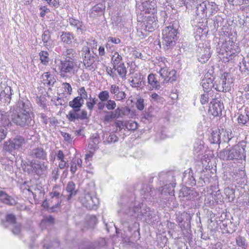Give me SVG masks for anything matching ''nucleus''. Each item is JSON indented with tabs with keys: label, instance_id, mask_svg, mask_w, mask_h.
<instances>
[{
	"label": "nucleus",
	"instance_id": "bb28decb",
	"mask_svg": "<svg viewBox=\"0 0 249 249\" xmlns=\"http://www.w3.org/2000/svg\"><path fill=\"white\" fill-rule=\"evenodd\" d=\"M220 137L221 143H228L234 138V134L230 129L222 130L220 132Z\"/></svg>",
	"mask_w": 249,
	"mask_h": 249
},
{
	"label": "nucleus",
	"instance_id": "dca6fc26",
	"mask_svg": "<svg viewBox=\"0 0 249 249\" xmlns=\"http://www.w3.org/2000/svg\"><path fill=\"white\" fill-rule=\"evenodd\" d=\"M224 108L223 103L216 99H213L211 102L209 107V112L214 116H218L222 114Z\"/></svg>",
	"mask_w": 249,
	"mask_h": 249
},
{
	"label": "nucleus",
	"instance_id": "de8ad7c7",
	"mask_svg": "<svg viewBox=\"0 0 249 249\" xmlns=\"http://www.w3.org/2000/svg\"><path fill=\"white\" fill-rule=\"evenodd\" d=\"M54 223V218L52 215H49L45 217L42 220L41 222V226L42 227H44L47 226H51L53 225Z\"/></svg>",
	"mask_w": 249,
	"mask_h": 249
},
{
	"label": "nucleus",
	"instance_id": "4c0bfd02",
	"mask_svg": "<svg viewBox=\"0 0 249 249\" xmlns=\"http://www.w3.org/2000/svg\"><path fill=\"white\" fill-rule=\"evenodd\" d=\"M113 69H114L117 71L119 76L122 79L125 78L127 73V70L124 63L120 64L114 68L113 67Z\"/></svg>",
	"mask_w": 249,
	"mask_h": 249
},
{
	"label": "nucleus",
	"instance_id": "4d7b16f0",
	"mask_svg": "<svg viewBox=\"0 0 249 249\" xmlns=\"http://www.w3.org/2000/svg\"><path fill=\"white\" fill-rule=\"evenodd\" d=\"M49 54L47 51H41L39 53L40 59L42 63L46 65L49 61Z\"/></svg>",
	"mask_w": 249,
	"mask_h": 249
},
{
	"label": "nucleus",
	"instance_id": "6e6d98bb",
	"mask_svg": "<svg viewBox=\"0 0 249 249\" xmlns=\"http://www.w3.org/2000/svg\"><path fill=\"white\" fill-rule=\"evenodd\" d=\"M99 143V138L97 136L93 137L92 140L89 144L88 147L91 149L95 150L98 148V144Z\"/></svg>",
	"mask_w": 249,
	"mask_h": 249
},
{
	"label": "nucleus",
	"instance_id": "5fc2aeb1",
	"mask_svg": "<svg viewBox=\"0 0 249 249\" xmlns=\"http://www.w3.org/2000/svg\"><path fill=\"white\" fill-rule=\"evenodd\" d=\"M98 99L94 98H92L91 96L88 98V100L86 102V106L87 108L90 110L92 111L95 105L97 103Z\"/></svg>",
	"mask_w": 249,
	"mask_h": 249
},
{
	"label": "nucleus",
	"instance_id": "5701e85b",
	"mask_svg": "<svg viewBox=\"0 0 249 249\" xmlns=\"http://www.w3.org/2000/svg\"><path fill=\"white\" fill-rule=\"evenodd\" d=\"M182 180L186 185L194 186L196 185V181L194 177L193 171L191 168L184 172Z\"/></svg>",
	"mask_w": 249,
	"mask_h": 249
},
{
	"label": "nucleus",
	"instance_id": "13d9d810",
	"mask_svg": "<svg viewBox=\"0 0 249 249\" xmlns=\"http://www.w3.org/2000/svg\"><path fill=\"white\" fill-rule=\"evenodd\" d=\"M212 93L209 92L204 91V93L201 94L200 97V102L202 105H205L208 103L210 96Z\"/></svg>",
	"mask_w": 249,
	"mask_h": 249
},
{
	"label": "nucleus",
	"instance_id": "7c9ffc66",
	"mask_svg": "<svg viewBox=\"0 0 249 249\" xmlns=\"http://www.w3.org/2000/svg\"><path fill=\"white\" fill-rule=\"evenodd\" d=\"M201 85L203 88L204 91L209 92L213 93L212 89H214L215 85L213 83V79L209 78L203 79L201 82Z\"/></svg>",
	"mask_w": 249,
	"mask_h": 249
},
{
	"label": "nucleus",
	"instance_id": "c756f323",
	"mask_svg": "<svg viewBox=\"0 0 249 249\" xmlns=\"http://www.w3.org/2000/svg\"><path fill=\"white\" fill-rule=\"evenodd\" d=\"M66 191L69 193L67 199L69 201L77 194V190L75 189V184L73 181H69L66 187Z\"/></svg>",
	"mask_w": 249,
	"mask_h": 249
},
{
	"label": "nucleus",
	"instance_id": "69168bd1",
	"mask_svg": "<svg viewBox=\"0 0 249 249\" xmlns=\"http://www.w3.org/2000/svg\"><path fill=\"white\" fill-rule=\"evenodd\" d=\"M44 249H60L59 242L57 240H55L52 242L50 245L44 244Z\"/></svg>",
	"mask_w": 249,
	"mask_h": 249
},
{
	"label": "nucleus",
	"instance_id": "2f4dec72",
	"mask_svg": "<svg viewBox=\"0 0 249 249\" xmlns=\"http://www.w3.org/2000/svg\"><path fill=\"white\" fill-rule=\"evenodd\" d=\"M41 37L44 46L49 50L52 47L53 43V40L51 37V32L48 30H45Z\"/></svg>",
	"mask_w": 249,
	"mask_h": 249
},
{
	"label": "nucleus",
	"instance_id": "aec40b11",
	"mask_svg": "<svg viewBox=\"0 0 249 249\" xmlns=\"http://www.w3.org/2000/svg\"><path fill=\"white\" fill-rule=\"evenodd\" d=\"M156 216L150 210L149 208L143 209L141 212L137 214V218L143 220L147 223H151L152 222V219Z\"/></svg>",
	"mask_w": 249,
	"mask_h": 249
},
{
	"label": "nucleus",
	"instance_id": "b1692460",
	"mask_svg": "<svg viewBox=\"0 0 249 249\" xmlns=\"http://www.w3.org/2000/svg\"><path fill=\"white\" fill-rule=\"evenodd\" d=\"M142 10L145 13L154 14L157 11L156 2L154 0H147L142 3Z\"/></svg>",
	"mask_w": 249,
	"mask_h": 249
},
{
	"label": "nucleus",
	"instance_id": "cd10ccee",
	"mask_svg": "<svg viewBox=\"0 0 249 249\" xmlns=\"http://www.w3.org/2000/svg\"><path fill=\"white\" fill-rule=\"evenodd\" d=\"M195 194H196V192L191 188L185 187L181 189L179 192V196L186 197L187 200H190L194 198L196 196Z\"/></svg>",
	"mask_w": 249,
	"mask_h": 249
},
{
	"label": "nucleus",
	"instance_id": "423d86ee",
	"mask_svg": "<svg viewBox=\"0 0 249 249\" xmlns=\"http://www.w3.org/2000/svg\"><path fill=\"white\" fill-rule=\"evenodd\" d=\"M81 56L83 59V64L86 69L90 71L94 70V63L96 55L90 52L89 48L85 47L83 48L81 51Z\"/></svg>",
	"mask_w": 249,
	"mask_h": 249
},
{
	"label": "nucleus",
	"instance_id": "774afa93",
	"mask_svg": "<svg viewBox=\"0 0 249 249\" xmlns=\"http://www.w3.org/2000/svg\"><path fill=\"white\" fill-rule=\"evenodd\" d=\"M16 217L13 214H8L6 216V221L12 225L16 223Z\"/></svg>",
	"mask_w": 249,
	"mask_h": 249
},
{
	"label": "nucleus",
	"instance_id": "79ce46f5",
	"mask_svg": "<svg viewBox=\"0 0 249 249\" xmlns=\"http://www.w3.org/2000/svg\"><path fill=\"white\" fill-rule=\"evenodd\" d=\"M142 75L140 73H136L133 79L130 81L131 85L135 88L140 87L142 85Z\"/></svg>",
	"mask_w": 249,
	"mask_h": 249
},
{
	"label": "nucleus",
	"instance_id": "f3484780",
	"mask_svg": "<svg viewBox=\"0 0 249 249\" xmlns=\"http://www.w3.org/2000/svg\"><path fill=\"white\" fill-rule=\"evenodd\" d=\"M106 10L105 2L99 3L92 7L89 11L90 18H95L96 17L104 15Z\"/></svg>",
	"mask_w": 249,
	"mask_h": 249
},
{
	"label": "nucleus",
	"instance_id": "f704fd0d",
	"mask_svg": "<svg viewBox=\"0 0 249 249\" xmlns=\"http://www.w3.org/2000/svg\"><path fill=\"white\" fill-rule=\"evenodd\" d=\"M224 230L228 233H232L236 230L235 224L228 220L225 221L223 224Z\"/></svg>",
	"mask_w": 249,
	"mask_h": 249
},
{
	"label": "nucleus",
	"instance_id": "864d4df0",
	"mask_svg": "<svg viewBox=\"0 0 249 249\" xmlns=\"http://www.w3.org/2000/svg\"><path fill=\"white\" fill-rule=\"evenodd\" d=\"M236 242L238 247H242L246 249L248 246L247 242H246V238L241 236H239L236 238Z\"/></svg>",
	"mask_w": 249,
	"mask_h": 249
},
{
	"label": "nucleus",
	"instance_id": "c9c22d12",
	"mask_svg": "<svg viewBox=\"0 0 249 249\" xmlns=\"http://www.w3.org/2000/svg\"><path fill=\"white\" fill-rule=\"evenodd\" d=\"M160 195H161V192H160V190H156L151 188H147L146 191L145 192L144 198L145 199H150L151 197L155 198L157 197V195L159 196Z\"/></svg>",
	"mask_w": 249,
	"mask_h": 249
},
{
	"label": "nucleus",
	"instance_id": "20e7f679",
	"mask_svg": "<svg viewBox=\"0 0 249 249\" xmlns=\"http://www.w3.org/2000/svg\"><path fill=\"white\" fill-rule=\"evenodd\" d=\"M177 30L172 26L165 28L162 31V44L165 50L173 47L176 44L178 36Z\"/></svg>",
	"mask_w": 249,
	"mask_h": 249
},
{
	"label": "nucleus",
	"instance_id": "c03bdc74",
	"mask_svg": "<svg viewBox=\"0 0 249 249\" xmlns=\"http://www.w3.org/2000/svg\"><path fill=\"white\" fill-rule=\"evenodd\" d=\"M87 226L89 228H94L97 223L96 217L94 215H89L86 216Z\"/></svg>",
	"mask_w": 249,
	"mask_h": 249
},
{
	"label": "nucleus",
	"instance_id": "f03ea898",
	"mask_svg": "<svg viewBox=\"0 0 249 249\" xmlns=\"http://www.w3.org/2000/svg\"><path fill=\"white\" fill-rule=\"evenodd\" d=\"M172 172H161L159 173L157 178L161 186V195L168 194L170 196L174 195V187L176 186V179Z\"/></svg>",
	"mask_w": 249,
	"mask_h": 249
},
{
	"label": "nucleus",
	"instance_id": "c85d7f7f",
	"mask_svg": "<svg viewBox=\"0 0 249 249\" xmlns=\"http://www.w3.org/2000/svg\"><path fill=\"white\" fill-rule=\"evenodd\" d=\"M69 23L70 25L76 29V31L78 34H82L85 30V27L82 22L73 18L69 19Z\"/></svg>",
	"mask_w": 249,
	"mask_h": 249
},
{
	"label": "nucleus",
	"instance_id": "8fccbe9b",
	"mask_svg": "<svg viewBox=\"0 0 249 249\" xmlns=\"http://www.w3.org/2000/svg\"><path fill=\"white\" fill-rule=\"evenodd\" d=\"M221 137H220V132L218 133L216 132H213L211 134V136L210 138V141L211 143H218L219 144H220L221 142Z\"/></svg>",
	"mask_w": 249,
	"mask_h": 249
},
{
	"label": "nucleus",
	"instance_id": "37998d69",
	"mask_svg": "<svg viewBox=\"0 0 249 249\" xmlns=\"http://www.w3.org/2000/svg\"><path fill=\"white\" fill-rule=\"evenodd\" d=\"M60 37L64 43L68 44H71L74 38L73 35L70 32H63Z\"/></svg>",
	"mask_w": 249,
	"mask_h": 249
},
{
	"label": "nucleus",
	"instance_id": "3c124183",
	"mask_svg": "<svg viewBox=\"0 0 249 249\" xmlns=\"http://www.w3.org/2000/svg\"><path fill=\"white\" fill-rule=\"evenodd\" d=\"M118 140V137L114 133H111L109 136L106 137V139L104 141L103 143L105 144H110L112 142L114 143L117 142Z\"/></svg>",
	"mask_w": 249,
	"mask_h": 249
},
{
	"label": "nucleus",
	"instance_id": "bf43d9fd",
	"mask_svg": "<svg viewBox=\"0 0 249 249\" xmlns=\"http://www.w3.org/2000/svg\"><path fill=\"white\" fill-rule=\"evenodd\" d=\"M125 128L131 131L135 130L138 127V124L136 122L132 121L125 122Z\"/></svg>",
	"mask_w": 249,
	"mask_h": 249
},
{
	"label": "nucleus",
	"instance_id": "6e6552de",
	"mask_svg": "<svg viewBox=\"0 0 249 249\" xmlns=\"http://www.w3.org/2000/svg\"><path fill=\"white\" fill-rule=\"evenodd\" d=\"M31 171L38 177L44 175L48 170V164L44 161L32 160L29 164Z\"/></svg>",
	"mask_w": 249,
	"mask_h": 249
},
{
	"label": "nucleus",
	"instance_id": "39448f33",
	"mask_svg": "<svg viewBox=\"0 0 249 249\" xmlns=\"http://www.w3.org/2000/svg\"><path fill=\"white\" fill-rule=\"evenodd\" d=\"M233 79L231 73L224 72L217 83L215 81L214 89L218 91L226 92L230 90Z\"/></svg>",
	"mask_w": 249,
	"mask_h": 249
},
{
	"label": "nucleus",
	"instance_id": "473e14b6",
	"mask_svg": "<svg viewBox=\"0 0 249 249\" xmlns=\"http://www.w3.org/2000/svg\"><path fill=\"white\" fill-rule=\"evenodd\" d=\"M84 101L80 99L77 97H74L72 101L69 103V106L72 108V109H81L84 104Z\"/></svg>",
	"mask_w": 249,
	"mask_h": 249
},
{
	"label": "nucleus",
	"instance_id": "72a5a7b5",
	"mask_svg": "<svg viewBox=\"0 0 249 249\" xmlns=\"http://www.w3.org/2000/svg\"><path fill=\"white\" fill-rule=\"evenodd\" d=\"M14 144V147L16 150H18L22 146L25 144V139L21 136L17 135L14 139L11 140Z\"/></svg>",
	"mask_w": 249,
	"mask_h": 249
},
{
	"label": "nucleus",
	"instance_id": "338daca9",
	"mask_svg": "<svg viewBox=\"0 0 249 249\" xmlns=\"http://www.w3.org/2000/svg\"><path fill=\"white\" fill-rule=\"evenodd\" d=\"M116 107V103L115 101L108 100L106 103V107L109 110H113Z\"/></svg>",
	"mask_w": 249,
	"mask_h": 249
},
{
	"label": "nucleus",
	"instance_id": "4be33fe9",
	"mask_svg": "<svg viewBox=\"0 0 249 249\" xmlns=\"http://www.w3.org/2000/svg\"><path fill=\"white\" fill-rule=\"evenodd\" d=\"M162 78H157V76L153 73H150L148 75L147 80L149 85L150 86V88L152 89H160L161 88V84H163Z\"/></svg>",
	"mask_w": 249,
	"mask_h": 249
},
{
	"label": "nucleus",
	"instance_id": "2eb2a0df",
	"mask_svg": "<svg viewBox=\"0 0 249 249\" xmlns=\"http://www.w3.org/2000/svg\"><path fill=\"white\" fill-rule=\"evenodd\" d=\"M75 63L72 60L64 59L60 61L59 70L60 75L62 77L65 76V74L71 72L74 69Z\"/></svg>",
	"mask_w": 249,
	"mask_h": 249
},
{
	"label": "nucleus",
	"instance_id": "a211bd4d",
	"mask_svg": "<svg viewBox=\"0 0 249 249\" xmlns=\"http://www.w3.org/2000/svg\"><path fill=\"white\" fill-rule=\"evenodd\" d=\"M176 73L175 70H172L168 72L165 69H161L160 71V73L162 79L163 84L169 82L173 83L175 81L176 79Z\"/></svg>",
	"mask_w": 249,
	"mask_h": 249
},
{
	"label": "nucleus",
	"instance_id": "9d476101",
	"mask_svg": "<svg viewBox=\"0 0 249 249\" xmlns=\"http://www.w3.org/2000/svg\"><path fill=\"white\" fill-rule=\"evenodd\" d=\"M82 204L89 210L96 209L99 204V199L91 194L85 193L80 198Z\"/></svg>",
	"mask_w": 249,
	"mask_h": 249
},
{
	"label": "nucleus",
	"instance_id": "052dcab7",
	"mask_svg": "<svg viewBox=\"0 0 249 249\" xmlns=\"http://www.w3.org/2000/svg\"><path fill=\"white\" fill-rule=\"evenodd\" d=\"M213 21L214 28L217 29L222 25L224 19L219 16H216L213 18Z\"/></svg>",
	"mask_w": 249,
	"mask_h": 249
},
{
	"label": "nucleus",
	"instance_id": "6ab92c4d",
	"mask_svg": "<svg viewBox=\"0 0 249 249\" xmlns=\"http://www.w3.org/2000/svg\"><path fill=\"white\" fill-rule=\"evenodd\" d=\"M29 155L34 159L40 160H46L47 153L43 148L37 147L31 150L29 152Z\"/></svg>",
	"mask_w": 249,
	"mask_h": 249
},
{
	"label": "nucleus",
	"instance_id": "a878e982",
	"mask_svg": "<svg viewBox=\"0 0 249 249\" xmlns=\"http://www.w3.org/2000/svg\"><path fill=\"white\" fill-rule=\"evenodd\" d=\"M0 201L10 206H14L17 204V201L14 198L3 191H0Z\"/></svg>",
	"mask_w": 249,
	"mask_h": 249
},
{
	"label": "nucleus",
	"instance_id": "a18cd8bd",
	"mask_svg": "<svg viewBox=\"0 0 249 249\" xmlns=\"http://www.w3.org/2000/svg\"><path fill=\"white\" fill-rule=\"evenodd\" d=\"M111 62H112L113 67H116L120 64L123 63L122 62V57L117 52H115L111 57Z\"/></svg>",
	"mask_w": 249,
	"mask_h": 249
},
{
	"label": "nucleus",
	"instance_id": "9b49d317",
	"mask_svg": "<svg viewBox=\"0 0 249 249\" xmlns=\"http://www.w3.org/2000/svg\"><path fill=\"white\" fill-rule=\"evenodd\" d=\"M13 94L11 87L6 82H0V101L4 105H8L11 100Z\"/></svg>",
	"mask_w": 249,
	"mask_h": 249
},
{
	"label": "nucleus",
	"instance_id": "f8f14e48",
	"mask_svg": "<svg viewBox=\"0 0 249 249\" xmlns=\"http://www.w3.org/2000/svg\"><path fill=\"white\" fill-rule=\"evenodd\" d=\"M66 117L70 122H75L76 120L87 119L88 114L85 109H72L66 115Z\"/></svg>",
	"mask_w": 249,
	"mask_h": 249
},
{
	"label": "nucleus",
	"instance_id": "09e8293b",
	"mask_svg": "<svg viewBox=\"0 0 249 249\" xmlns=\"http://www.w3.org/2000/svg\"><path fill=\"white\" fill-rule=\"evenodd\" d=\"M61 201H58L57 203L55 205H53L51 207L49 208V205L47 199H45L42 204V206L47 209L49 212L51 213L55 212V209L59 207Z\"/></svg>",
	"mask_w": 249,
	"mask_h": 249
},
{
	"label": "nucleus",
	"instance_id": "e433bc0d",
	"mask_svg": "<svg viewBox=\"0 0 249 249\" xmlns=\"http://www.w3.org/2000/svg\"><path fill=\"white\" fill-rule=\"evenodd\" d=\"M64 58L74 61L76 55L75 51L72 49H67L63 53Z\"/></svg>",
	"mask_w": 249,
	"mask_h": 249
},
{
	"label": "nucleus",
	"instance_id": "412c9836",
	"mask_svg": "<svg viewBox=\"0 0 249 249\" xmlns=\"http://www.w3.org/2000/svg\"><path fill=\"white\" fill-rule=\"evenodd\" d=\"M109 91L111 94L113 95V99L116 101H121L125 98V93L120 90L119 87L116 85H111Z\"/></svg>",
	"mask_w": 249,
	"mask_h": 249
},
{
	"label": "nucleus",
	"instance_id": "393cba45",
	"mask_svg": "<svg viewBox=\"0 0 249 249\" xmlns=\"http://www.w3.org/2000/svg\"><path fill=\"white\" fill-rule=\"evenodd\" d=\"M200 8L202 9L201 10L203 13H206V14H207V11H209L211 15L215 14L218 9L217 5L213 2H211V3L208 2V5L206 4L205 2H203L200 5Z\"/></svg>",
	"mask_w": 249,
	"mask_h": 249
},
{
	"label": "nucleus",
	"instance_id": "ddd939ff",
	"mask_svg": "<svg viewBox=\"0 0 249 249\" xmlns=\"http://www.w3.org/2000/svg\"><path fill=\"white\" fill-rule=\"evenodd\" d=\"M158 22L154 16H148L142 23V29L145 32H151L158 27Z\"/></svg>",
	"mask_w": 249,
	"mask_h": 249
},
{
	"label": "nucleus",
	"instance_id": "7ed1b4c3",
	"mask_svg": "<svg viewBox=\"0 0 249 249\" xmlns=\"http://www.w3.org/2000/svg\"><path fill=\"white\" fill-rule=\"evenodd\" d=\"M245 144L240 142L231 148H225L218 154L219 158L224 160H240L246 157Z\"/></svg>",
	"mask_w": 249,
	"mask_h": 249
},
{
	"label": "nucleus",
	"instance_id": "49530a36",
	"mask_svg": "<svg viewBox=\"0 0 249 249\" xmlns=\"http://www.w3.org/2000/svg\"><path fill=\"white\" fill-rule=\"evenodd\" d=\"M140 233L139 231L137 230L135 231L133 235L130 237H126L124 239V242L125 243H127L130 245L134 244L135 242L137 241L138 239H139Z\"/></svg>",
	"mask_w": 249,
	"mask_h": 249
},
{
	"label": "nucleus",
	"instance_id": "680f3d73",
	"mask_svg": "<svg viewBox=\"0 0 249 249\" xmlns=\"http://www.w3.org/2000/svg\"><path fill=\"white\" fill-rule=\"evenodd\" d=\"M104 112L106 113V115L104 117V122L108 123L111 122L113 119L116 118L113 111Z\"/></svg>",
	"mask_w": 249,
	"mask_h": 249
},
{
	"label": "nucleus",
	"instance_id": "a19ab883",
	"mask_svg": "<svg viewBox=\"0 0 249 249\" xmlns=\"http://www.w3.org/2000/svg\"><path fill=\"white\" fill-rule=\"evenodd\" d=\"M249 121V111L245 110L244 114H240L237 118V121L239 125H246Z\"/></svg>",
	"mask_w": 249,
	"mask_h": 249
},
{
	"label": "nucleus",
	"instance_id": "f257e3e1",
	"mask_svg": "<svg viewBox=\"0 0 249 249\" xmlns=\"http://www.w3.org/2000/svg\"><path fill=\"white\" fill-rule=\"evenodd\" d=\"M8 115L10 121L16 125L27 128L33 126L35 124L33 112H5Z\"/></svg>",
	"mask_w": 249,
	"mask_h": 249
},
{
	"label": "nucleus",
	"instance_id": "1a4fd4ad",
	"mask_svg": "<svg viewBox=\"0 0 249 249\" xmlns=\"http://www.w3.org/2000/svg\"><path fill=\"white\" fill-rule=\"evenodd\" d=\"M82 204L89 210L96 209L99 204V199L91 194L85 193L80 198Z\"/></svg>",
	"mask_w": 249,
	"mask_h": 249
},
{
	"label": "nucleus",
	"instance_id": "0e129e2a",
	"mask_svg": "<svg viewBox=\"0 0 249 249\" xmlns=\"http://www.w3.org/2000/svg\"><path fill=\"white\" fill-rule=\"evenodd\" d=\"M79 96H77L81 100L87 99L88 98V93L84 87L79 88L77 90Z\"/></svg>",
	"mask_w": 249,
	"mask_h": 249
},
{
	"label": "nucleus",
	"instance_id": "0eeeda50",
	"mask_svg": "<svg viewBox=\"0 0 249 249\" xmlns=\"http://www.w3.org/2000/svg\"><path fill=\"white\" fill-rule=\"evenodd\" d=\"M0 142L4 140L8 133L7 127L12 125V123L8 118V115L4 111L0 110Z\"/></svg>",
	"mask_w": 249,
	"mask_h": 249
},
{
	"label": "nucleus",
	"instance_id": "603ef678",
	"mask_svg": "<svg viewBox=\"0 0 249 249\" xmlns=\"http://www.w3.org/2000/svg\"><path fill=\"white\" fill-rule=\"evenodd\" d=\"M177 221L178 224L182 225L181 224L185 220V219L186 220V221H184L185 222H187V221H189V222L191 220V216L190 214L187 213H183L179 215L177 217Z\"/></svg>",
	"mask_w": 249,
	"mask_h": 249
},
{
	"label": "nucleus",
	"instance_id": "ea45409f",
	"mask_svg": "<svg viewBox=\"0 0 249 249\" xmlns=\"http://www.w3.org/2000/svg\"><path fill=\"white\" fill-rule=\"evenodd\" d=\"M3 150L5 152H8L11 154H13V153L15 152V150H16L14 147V144L11 139H10L4 142Z\"/></svg>",
	"mask_w": 249,
	"mask_h": 249
},
{
	"label": "nucleus",
	"instance_id": "4468645a",
	"mask_svg": "<svg viewBox=\"0 0 249 249\" xmlns=\"http://www.w3.org/2000/svg\"><path fill=\"white\" fill-rule=\"evenodd\" d=\"M16 111L21 112H33L32 105L26 98H20L16 105Z\"/></svg>",
	"mask_w": 249,
	"mask_h": 249
},
{
	"label": "nucleus",
	"instance_id": "58836bf2",
	"mask_svg": "<svg viewBox=\"0 0 249 249\" xmlns=\"http://www.w3.org/2000/svg\"><path fill=\"white\" fill-rule=\"evenodd\" d=\"M203 54L199 56L197 59L201 63H206L210 58L211 56V53L210 48H204L203 50Z\"/></svg>",
	"mask_w": 249,
	"mask_h": 249
},
{
	"label": "nucleus",
	"instance_id": "e2e57ef3",
	"mask_svg": "<svg viewBox=\"0 0 249 249\" xmlns=\"http://www.w3.org/2000/svg\"><path fill=\"white\" fill-rule=\"evenodd\" d=\"M98 97L101 101L105 102L109 100V93L107 90H103L99 93Z\"/></svg>",
	"mask_w": 249,
	"mask_h": 249
}]
</instances>
